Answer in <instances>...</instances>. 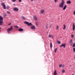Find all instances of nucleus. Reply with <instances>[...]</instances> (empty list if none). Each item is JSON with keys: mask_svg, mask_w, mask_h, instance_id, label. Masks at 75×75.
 Here are the masks:
<instances>
[{"mask_svg": "<svg viewBox=\"0 0 75 75\" xmlns=\"http://www.w3.org/2000/svg\"><path fill=\"white\" fill-rule=\"evenodd\" d=\"M13 10L14 11H18V8H13Z\"/></svg>", "mask_w": 75, "mask_h": 75, "instance_id": "7", "label": "nucleus"}, {"mask_svg": "<svg viewBox=\"0 0 75 75\" xmlns=\"http://www.w3.org/2000/svg\"><path fill=\"white\" fill-rule=\"evenodd\" d=\"M75 29V25L74 23H73V31H74Z\"/></svg>", "mask_w": 75, "mask_h": 75, "instance_id": "8", "label": "nucleus"}, {"mask_svg": "<svg viewBox=\"0 0 75 75\" xmlns=\"http://www.w3.org/2000/svg\"><path fill=\"white\" fill-rule=\"evenodd\" d=\"M31 0V1H32V2L33 1H34V0Z\"/></svg>", "mask_w": 75, "mask_h": 75, "instance_id": "41", "label": "nucleus"}, {"mask_svg": "<svg viewBox=\"0 0 75 75\" xmlns=\"http://www.w3.org/2000/svg\"><path fill=\"white\" fill-rule=\"evenodd\" d=\"M63 25H64L63 30H65V29L66 28V25H65V24H64Z\"/></svg>", "mask_w": 75, "mask_h": 75, "instance_id": "17", "label": "nucleus"}, {"mask_svg": "<svg viewBox=\"0 0 75 75\" xmlns=\"http://www.w3.org/2000/svg\"><path fill=\"white\" fill-rule=\"evenodd\" d=\"M13 30V27L11 26L10 28H8L7 30V33L8 34H10V31Z\"/></svg>", "mask_w": 75, "mask_h": 75, "instance_id": "2", "label": "nucleus"}, {"mask_svg": "<svg viewBox=\"0 0 75 75\" xmlns=\"http://www.w3.org/2000/svg\"><path fill=\"white\" fill-rule=\"evenodd\" d=\"M65 3V1L64 0H62V2L59 4V7L60 8H63L64 7V5Z\"/></svg>", "mask_w": 75, "mask_h": 75, "instance_id": "1", "label": "nucleus"}, {"mask_svg": "<svg viewBox=\"0 0 75 75\" xmlns=\"http://www.w3.org/2000/svg\"><path fill=\"white\" fill-rule=\"evenodd\" d=\"M24 24H27L28 26H30V25H32V23H29V22L27 21H24Z\"/></svg>", "mask_w": 75, "mask_h": 75, "instance_id": "3", "label": "nucleus"}, {"mask_svg": "<svg viewBox=\"0 0 75 75\" xmlns=\"http://www.w3.org/2000/svg\"><path fill=\"white\" fill-rule=\"evenodd\" d=\"M50 28H51V26Z\"/></svg>", "mask_w": 75, "mask_h": 75, "instance_id": "47", "label": "nucleus"}, {"mask_svg": "<svg viewBox=\"0 0 75 75\" xmlns=\"http://www.w3.org/2000/svg\"><path fill=\"white\" fill-rule=\"evenodd\" d=\"M75 47V42L73 44V47Z\"/></svg>", "mask_w": 75, "mask_h": 75, "instance_id": "24", "label": "nucleus"}, {"mask_svg": "<svg viewBox=\"0 0 75 75\" xmlns=\"http://www.w3.org/2000/svg\"><path fill=\"white\" fill-rule=\"evenodd\" d=\"M22 18V19H23V20H25V17H24V16H22L21 17Z\"/></svg>", "mask_w": 75, "mask_h": 75, "instance_id": "21", "label": "nucleus"}, {"mask_svg": "<svg viewBox=\"0 0 75 75\" xmlns=\"http://www.w3.org/2000/svg\"><path fill=\"white\" fill-rule=\"evenodd\" d=\"M19 2H21V0H18Z\"/></svg>", "mask_w": 75, "mask_h": 75, "instance_id": "39", "label": "nucleus"}, {"mask_svg": "<svg viewBox=\"0 0 75 75\" xmlns=\"http://www.w3.org/2000/svg\"><path fill=\"white\" fill-rule=\"evenodd\" d=\"M56 29L57 30H59V27L58 25H57L56 26Z\"/></svg>", "mask_w": 75, "mask_h": 75, "instance_id": "25", "label": "nucleus"}, {"mask_svg": "<svg viewBox=\"0 0 75 75\" xmlns=\"http://www.w3.org/2000/svg\"><path fill=\"white\" fill-rule=\"evenodd\" d=\"M34 18V19L36 21H37L38 20V18L36 16H35L33 17Z\"/></svg>", "mask_w": 75, "mask_h": 75, "instance_id": "6", "label": "nucleus"}, {"mask_svg": "<svg viewBox=\"0 0 75 75\" xmlns=\"http://www.w3.org/2000/svg\"><path fill=\"white\" fill-rule=\"evenodd\" d=\"M72 40L71 39L70 40V42H69V43H72Z\"/></svg>", "mask_w": 75, "mask_h": 75, "instance_id": "28", "label": "nucleus"}, {"mask_svg": "<svg viewBox=\"0 0 75 75\" xmlns=\"http://www.w3.org/2000/svg\"><path fill=\"white\" fill-rule=\"evenodd\" d=\"M3 24V21H0V25H2Z\"/></svg>", "mask_w": 75, "mask_h": 75, "instance_id": "11", "label": "nucleus"}, {"mask_svg": "<svg viewBox=\"0 0 75 75\" xmlns=\"http://www.w3.org/2000/svg\"><path fill=\"white\" fill-rule=\"evenodd\" d=\"M71 37L72 38H74V35H71Z\"/></svg>", "mask_w": 75, "mask_h": 75, "instance_id": "27", "label": "nucleus"}, {"mask_svg": "<svg viewBox=\"0 0 75 75\" xmlns=\"http://www.w3.org/2000/svg\"><path fill=\"white\" fill-rule=\"evenodd\" d=\"M6 14H4V17H6Z\"/></svg>", "mask_w": 75, "mask_h": 75, "instance_id": "36", "label": "nucleus"}, {"mask_svg": "<svg viewBox=\"0 0 75 75\" xmlns=\"http://www.w3.org/2000/svg\"><path fill=\"white\" fill-rule=\"evenodd\" d=\"M8 8H9V7H6V8H7V9H8Z\"/></svg>", "mask_w": 75, "mask_h": 75, "instance_id": "40", "label": "nucleus"}, {"mask_svg": "<svg viewBox=\"0 0 75 75\" xmlns=\"http://www.w3.org/2000/svg\"><path fill=\"white\" fill-rule=\"evenodd\" d=\"M71 4V2L70 1H67V4Z\"/></svg>", "mask_w": 75, "mask_h": 75, "instance_id": "9", "label": "nucleus"}, {"mask_svg": "<svg viewBox=\"0 0 75 75\" xmlns=\"http://www.w3.org/2000/svg\"><path fill=\"white\" fill-rule=\"evenodd\" d=\"M11 23H9V24H8V25H11Z\"/></svg>", "mask_w": 75, "mask_h": 75, "instance_id": "38", "label": "nucleus"}, {"mask_svg": "<svg viewBox=\"0 0 75 75\" xmlns=\"http://www.w3.org/2000/svg\"><path fill=\"white\" fill-rule=\"evenodd\" d=\"M35 24L36 25H38V23L37 22Z\"/></svg>", "mask_w": 75, "mask_h": 75, "instance_id": "37", "label": "nucleus"}, {"mask_svg": "<svg viewBox=\"0 0 75 75\" xmlns=\"http://www.w3.org/2000/svg\"><path fill=\"white\" fill-rule=\"evenodd\" d=\"M3 1H4V0H3Z\"/></svg>", "mask_w": 75, "mask_h": 75, "instance_id": "48", "label": "nucleus"}, {"mask_svg": "<svg viewBox=\"0 0 75 75\" xmlns=\"http://www.w3.org/2000/svg\"><path fill=\"white\" fill-rule=\"evenodd\" d=\"M18 30L19 31H21L22 32L23 31V28H20L18 29Z\"/></svg>", "mask_w": 75, "mask_h": 75, "instance_id": "15", "label": "nucleus"}, {"mask_svg": "<svg viewBox=\"0 0 75 75\" xmlns=\"http://www.w3.org/2000/svg\"><path fill=\"white\" fill-rule=\"evenodd\" d=\"M58 43L59 44H61V42H60V41H58Z\"/></svg>", "mask_w": 75, "mask_h": 75, "instance_id": "30", "label": "nucleus"}, {"mask_svg": "<svg viewBox=\"0 0 75 75\" xmlns=\"http://www.w3.org/2000/svg\"><path fill=\"white\" fill-rule=\"evenodd\" d=\"M46 28H47V29H48V27L47 25L46 26Z\"/></svg>", "mask_w": 75, "mask_h": 75, "instance_id": "33", "label": "nucleus"}, {"mask_svg": "<svg viewBox=\"0 0 75 75\" xmlns=\"http://www.w3.org/2000/svg\"><path fill=\"white\" fill-rule=\"evenodd\" d=\"M31 29H35V27L34 25H32L31 26Z\"/></svg>", "mask_w": 75, "mask_h": 75, "instance_id": "10", "label": "nucleus"}, {"mask_svg": "<svg viewBox=\"0 0 75 75\" xmlns=\"http://www.w3.org/2000/svg\"><path fill=\"white\" fill-rule=\"evenodd\" d=\"M72 75H74V74H72Z\"/></svg>", "mask_w": 75, "mask_h": 75, "instance_id": "46", "label": "nucleus"}, {"mask_svg": "<svg viewBox=\"0 0 75 75\" xmlns=\"http://www.w3.org/2000/svg\"><path fill=\"white\" fill-rule=\"evenodd\" d=\"M73 52H75V47L73 48Z\"/></svg>", "mask_w": 75, "mask_h": 75, "instance_id": "29", "label": "nucleus"}, {"mask_svg": "<svg viewBox=\"0 0 75 75\" xmlns=\"http://www.w3.org/2000/svg\"><path fill=\"white\" fill-rule=\"evenodd\" d=\"M44 9H42L40 11V13H42H42H44Z\"/></svg>", "mask_w": 75, "mask_h": 75, "instance_id": "12", "label": "nucleus"}, {"mask_svg": "<svg viewBox=\"0 0 75 75\" xmlns=\"http://www.w3.org/2000/svg\"><path fill=\"white\" fill-rule=\"evenodd\" d=\"M57 71L56 70H55L54 73L53 74V75H57Z\"/></svg>", "mask_w": 75, "mask_h": 75, "instance_id": "14", "label": "nucleus"}, {"mask_svg": "<svg viewBox=\"0 0 75 75\" xmlns=\"http://www.w3.org/2000/svg\"><path fill=\"white\" fill-rule=\"evenodd\" d=\"M57 0H54V2H55V3H57Z\"/></svg>", "mask_w": 75, "mask_h": 75, "instance_id": "35", "label": "nucleus"}, {"mask_svg": "<svg viewBox=\"0 0 75 75\" xmlns=\"http://www.w3.org/2000/svg\"><path fill=\"white\" fill-rule=\"evenodd\" d=\"M67 8V6L66 5H65L63 7V10H65L66 9V8Z\"/></svg>", "mask_w": 75, "mask_h": 75, "instance_id": "13", "label": "nucleus"}, {"mask_svg": "<svg viewBox=\"0 0 75 75\" xmlns=\"http://www.w3.org/2000/svg\"><path fill=\"white\" fill-rule=\"evenodd\" d=\"M66 45V44H62L60 45V47H63L65 48V46Z\"/></svg>", "mask_w": 75, "mask_h": 75, "instance_id": "5", "label": "nucleus"}, {"mask_svg": "<svg viewBox=\"0 0 75 75\" xmlns=\"http://www.w3.org/2000/svg\"><path fill=\"white\" fill-rule=\"evenodd\" d=\"M73 14L74 15H75V10H74V12H73Z\"/></svg>", "mask_w": 75, "mask_h": 75, "instance_id": "32", "label": "nucleus"}, {"mask_svg": "<svg viewBox=\"0 0 75 75\" xmlns=\"http://www.w3.org/2000/svg\"><path fill=\"white\" fill-rule=\"evenodd\" d=\"M51 37H52V35H51V34H50L49 35V38H51Z\"/></svg>", "mask_w": 75, "mask_h": 75, "instance_id": "22", "label": "nucleus"}, {"mask_svg": "<svg viewBox=\"0 0 75 75\" xmlns=\"http://www.w3.org/2000/svg\"><path fill=\"white\" fill-rule=\"evenodd\" d=\"M62 66V67H64V65H63Z\"/></svg>", "mask_w": 75, "mask_h": 75, "instance_id": "43", "label": "nucleus"}, {"mask_svg": "<svg viewBox=\"0 0 75 75\" xmlns=\"http://www.w3.org/2000/svg\"><path fill=\"white\" fill-rule=\"evenodd\" d=\"M3 17L1 16H0V21H3Z\"/></svg>", "mask_w": 75, "mask_h": 75, "instance_id": "16", "label": "nucleus"}, {"mask_svg": "<svg viewBox=\"0 0 75 75\" xmlns=\"http://www.w3.org/2000/svg\"><path fill=\"white\" fill-rule=\"evenodd\" d=\"M72 45V43H71V45Z\"/></svg>", "mask_w": 75, "mask_h": 75, "instance_id": "45", "label": "nucleus"}, {"mask_svg": "<svg viewBox=\"0 0 75 75\" xmlns=\"http://www.w3.org/2000/svg\"><path fill=\"white\" fill-rule=\"evenodd\" d=\"M1 29V28H0V31H1V30H0Z\"/></svg>", "mask_w": 75, "mask_h": 75, "instance_id": "44", "label": "nucleus"}, {"mask_svg": "<svg viewBox=\"0 0 75 75\" xmlns=\"http://www.w3.org/2000/svg\"><path fill=\"white\" fill-rule=\"evenodd\" d=\"M1 5L3 6L4 9H6V5L2 3H1Z\"/></svg>", "mask_w": 75, "mask_h": 75, "instance_id": "4", "label": "nucleus"}, {"mask_svg": "<svg viewBox=\"0 0 75 75\" xmlns=\"http://www.w3.org/2000/svg\"><path fill=\"white\" fill-rule=\"evenodd\" d=\"M7 13L8 14H10V12L8 11H7Z\"/></svg>", "mask_w": 75, "mask_h": 75, "instance_id": "31", "label": "nucleus"}, {"mask_svg": "<svg viewBox=\"0 0 75 75\" xmlns=\"http://www.w3.org/2000/svg\"><path fill=\"white\" fill-rule=\"evenodd\" d=\"M62 73H65V71L64 70V69H63L62 71Z\"/></svg>", "mask_w": 75, "mask_h": 75, "instance_id": "19", "label": "nucleus"}, {"mask_svg": "<svg viewBox=\"0 0 75 75\" xmlns=\"http://www.w3.org/2000/svg\"><path fill=\"white\" fill-rule=\"evenodd\" d=\"M50 48H52V43L51 42L50 43Z\"/></svg>", "mask_w": 75, "mask_h": 75, "instance_id": "18", "label": "nucleus"}, {"mask_svg": "<svg viewBox=\"0 0 75 75\" xmlns=\"http://www.w3.org/2000/svg\"><path fill=\"white\" fill-rule=\"evenodd\" d=\"M57 48H56L54 50V52H57Z\"/></svg>", "mask_w": 75, "mask_h": 75, "instance_id": "26", "label": "nucleus"}, {"mask_svg": "<svg viewBox=\"0 0 75 75\" xmlns=\"http://www.w3.org/2000/svg\"><path fill=\"white\" fill-rule=\"evenodd\" d=\"M62 67V65L60 64L59 65V67L61 68V67Z\"/></svg>", "mask_w": 75, "mask_h": 75, "instance_id": "23", "label": "nucleus"}, {"mask_svg": "<svg viewBox=\"0 0 75 75\" xmlns=\"http://www.w3.org/2000/svg\"><path fill=\"white\" fill-rule=\"evenodd\" d=\"M12 1L13 2H15L16 1V0H12Z\"/></svg>", "mask_w": 75, "mask_h": 75, "instance_id": "34", "label": "nucleus"}, {"mask_svg": "<svg viewBox=\"0 0 75 75\" xmlns=\"http://www.w3.org/2000/svg\"><path fill=\"white\" fill-rule=\"evenodd\" d=\"M15 28H16L17 29V28H18V26L17 25H16L14 26Z\"/></svg>", "mask_w": 75, "mask_h": 75, "instance_id": "20", "label": "nucleus"}, {"mask_svg": "<svg viewBox=\"0 0 75 75\" xmlns=\"http://www.w3.org/2000/svg\"><path fill=\"white\" fill-rule=\"evenodd\" d=\"M15 5H16V4H13V6H15Z\"/></svg>", "mask_w": 75, "mask_h": 75, "instance_id": "42", "label": "nucleus"}]
</instances>
